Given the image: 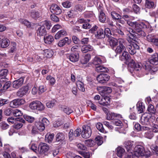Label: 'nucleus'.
Instances as JSON below:
<instances>
[{
	"mask_svg": "<svg viewBox=\"0 0 158 158\" xmlns=\"http://www.w3.org/2000/svg\"><path fill=\"white\" fill-rule=\"evenodd\" d=\"M124 144L127 152H133L134 144L133 142L131 141H127L125 142Z\"/></svg>",
	"mask_w": 158,
	"mask_h": 158,
	"instance_id": "nucleus-23",
	"label": "nucleus"
},
{
	"mask_svg": "<svg viewBox=\"0 0 158 158\" xmlns=\"http://www.w3.org/2000/svg\"><path fill=\"white\" fill-rule=\"evenodd\" d=\"M119 39H118L117 40L113 37L109 38L108 41L109 44L113 49L114 50L116 47L118 45V44L119 43Z\"/></svg>",
	"mask_w": 158,
	"mask_h": 158,
	"instance_id": "nucleus-17",
	"label": "nucleus"
},
{
	"mask_svg": "<svg viewBox=\"0 0 158 158\" xmlns=\"http://www.w3.org/2000/svg\"><path fill=\"white\" fill-rule=\"evenodd\" d=\"M63 122L61 120H59L55 121L53 124V126L55 127H57L63 124Z\"/></svg>",
	"mask_w": 158,
	"mask_h": 158,
	"instance_id": "nucleus-58",
	"label": "nucleus"
},
{
	"mask_svg": "<svg viewBox=\"0 0 158 158\" xmlns=\"http://www.w3.org/2000/svg\"><path fill=\"white\" fill-rule=\"evenodd\" d=\"M119 45H117L114 48L115 52L119 54L124 51H126V48L125 45V41L123 39H120Z\"/></svg>",
	"mask_w": 158,
	"mask_h": 158,
	"instance_id": "nucleus-4",
	"label": "nucleus"
},
{
	"mask_svg": "<svg viewBox=\"0 0 158 158\" xmlns=\"http://www.w3.org/2000/svg\"><path fill=\"white\" fill-rule=\"evenodd\" d=\"M24 79L21 77L19 79L14 81L13 82V88L18 89L23 84Z\"/></svg>",
	"mask_w": 158,
	"mask_h": 158,
	"instance_id": "nucleus-22",
	"label": "nucleus"
},
{
	"mask_svg": "<svg viewBox=\"0 0 158 158\" xmlns=\"http://www.w3.org/2000/svg\"><path fill=\"white\" fill-rule=\"evenodd\" d=\"M90 59V55L89 54H87L81 58L80 62L82 64H86L89 61Z\"/></svg>",
	"mask_w": 158,
	"mask_h": 158,
	"instance_id": "nucleus-26",
	"label": "nucleus"
},
{
	"mask_svg": "<svg viewBox=\"0 0 158 158\" xmlns=\"http://www.w3.org/2000/svg\"><path fill=\"white\" fill-rule=\"evenodd\" d=\"M106 118L107 120H110L115 118L117 119L121 118H122V115L120 114L109 112L106 114Z\"/></svg>",
	"mask_w": 158,
	"mask_h": 158,
	"instance_id": "nucleus-16",
	"label": "nucleus"
},
{
	"mask_svg": "<svg viewBox=\"0 0 158 158\" xmlns=\"http://www.w3.org/2000/svg\"><path fill=\"white\" fill-rule=\"evenodd\" d=\"M13 115L15 116H20L22 115L23 113L21 111L18 109L12 110Z\"/></svg>",
	"mask_w": 158,
	"mask_h": 158,
	"instance_id": "nucleus-49",
	"label": "nucleus"
},
{
	"mask_svg": "<svg viewBox=\"0 0 158 158\" xmlns=\"http://www.w3.org/2000/svg\"><path fill=\"white\" fill-rule=\"evenodd\" d=\"M104 34L107 36L109 38L112 37V35L115 36V35L114 34L113 32H111L110 29L108 28H106L105 29Z\"/></svg>",
	"mask_w": 158,
	"mask_h": 158,
	"instance_id": "nucleus-36",
	"label": "nucleus"
},
{
	"mask_svg": "<svg viewBox=\"0 0 158 158\" xmlns=\"http://www.w3.org/2000/svg\"><path fill=\"white\" fill-rule=\"evenodd\" d=\"M148 111L150 114H154L156 112V110L152 104H149L148 107Z\"/></svg>",
	"mask_w": 158,
	"mask_h": 158,
	"instance_id": "nucleus-39",
	"label": "nucleus"
},
{
	"mask_svg": "<svg viewBox=\"0 0 158 158\" xmlns=\"http://www.w3.org/2000/svg\"><path fill=\"white\" fill-rule=\"evenodd\" d=\"M63 111L67 114H69L73 112V110L70 107L64 106L62 108Z\"/></svg>",
	"mask_w": 158,
	"mask_h": 158,
	"instance_id": "nucleus-45",
	"label": "nucleus"
},
{
	"mask_svg": "<svg viewBox=\"0 0 158 158\" xmlns=\"http://www.w3.org/2000/svg\"><path fill=\"white\" fill-rule=\"evenodd\" d=\"M31 16L34 18H38L40 16V14L38 11L33 10L31 12Z\"/></svg>",
	"mask_w": 158,
	"mask_h": 158,
	"instance_id": "nucleus-51",
	"label": "nucleus"
},
{
	"mask_svg": "<svg viewBox=\"0 0 158 158\" xmlns=\"http://www.w3.org/2000/svg\"><path fill=\"white\" fill-rule=\"evenodd\" d=\"M96 127L97 129L100 132L104 133V129L103 128V125L100 123H98L96 125Z\"/></svg>",
	"mask_w": 158,
	"mask_h": 158,
	"instance_id": "nucleus-54",
	"label": "nucleus"
},
{
	"mask_svg": "<svg viewBox=\"0 0 158 158\" xmlns=\"http://www.w3.org/2000/svg\"><path fill=\"white\" fill-rule=\"evenodd\" d=\"M152 133L150 131H147L145 133L144 136L149 139H151L153 136Z\"/></svg>",
	"mask_w": 158,
	"mask_h": 158,
	"instance_id": "nucleus-60",
	"label": "nucleus"
},
{
	"mask_svg": "<svg viewBox=\"0 0 158 158\" xmlns=\"http://www.w3.org/2000/svg\"><path fill=\"white\" fill-rule=\"evenodd\" d=\"M48 122L46 118H44L41 121L36 122L35 125L38 130L42 131L45 129V126L47 125Z\"/></svg>",
	"mask_w": 158,
	"mask_h": 158,
	"instance_id": "nucleus-5",
	"label": "nucleus"
},
{
	"mask_svg": "<svg viewBox=\"0 0 158 158\" xmlns=\"http://www.w3.org/2000/svg\"><path fill=\"white\" fill-rule=\"evenodd\" d=\"M104 100L105 101V102H102V98L98 102V103L101 105L103 106H106L109 105L110 102V98L109 96H102Z\"/></svg>",
	"mask_w": 158,
	"mask_h": 158,
	"instance_id": "nucleus-25",
	"label": "nucleus"
},
{
	"mask_svg": "<svg viewBox=\"0 0 158 158\" xmlns=\"http://www.w3.org/2000/svg\"><path fill=\"white\" fill-rule=\"evenodd\" d=\"M96 38L98 39H102L105 37V34L102 28L98 29L97 31V34L95 35Z\"/></svg>",
	"mask_w": 158,
	"mask_h": 158,
	"instance_id": "nucleus-32",
	"label": "nucleus"
},
{
	"mask_svg": "<svg viewBox=\"0 0 158 158\" xmlns=\"http://www.w3.org/2000/svg\"><path fill=\"white\" fill-rule=\"evenodd\" d=\"M79 58V56L78 54H72L70 55L69 56V60L73 62L77 61Z\"/></svg>",
	"mask_w": 158,
	"mask_h": 158,
	"instance_id": "nucleus-29",
	"label": "nucleus"
},
{
	"mask_svg": "<svg viewBox=\"0 0 158 158\" xmlns=\"http://www.w3.org/2000/svg\"><path fill=\"white\" fill-rule=\"evenodd\" d=\"M99 20L101 23H105L106 20V16L103 12L99 13Z\"/></svg>",
	"mask_w": 158,
	"mask_h": 158,
	"instance_id": "nucleus-35",
	"label": "nucleus"
},
{
	"mask_svg": "<svg viewBox=\"0 0 158 158\" xmlns=\"http://www.w3.org/2000/svg\"><path fill=\"white\" fill-rule=\"evenodd\" d=\"M71 43V39H69L68 37H65L62 40H60L58 43V44L59 47H62L66 44L69 45Z\"/></svg>",
	"mask_w": 158,
	"mask_h": 158,
	"instance_id": "nucleus-21",
	"label": "nucleus"
},
{
	"mask_svg": "<svg viewBox=\"0 0 158 158\" xmlns=\"http://www.w3.org/2000/svg\"><path fill=\"white\" fill-rule=\"evenodd\" d=\"M110 79V77L106 74L100 73L97 77V80L100 83H106Z\"/></svg>",
	"mask_w": 158,
	"mask_h": 158,
	"instance_id": "nucleus-9",
	"label": "nucleus"
},
{
	"mask_svg": "<svg viewBox=\"0 0 158 158\" xmlns=\"http://www.w3.org/2000/svg\"><path fill=\"white\" fill-rule=\"evenodd\" d=\"M92 131L91 127L88 125H84L82 127V131L81 135L83 138L87 139L91 135Z\"/></svg>",
	"mask_w": 158,
	"mask_h": 158,
	"instance_id": "nucleus-6",
	"label": "nucleus"
},
{
	"mask_svg": "<svg viewBox=\"0 0 158 158\" xmlns=\"http://www.w3.org/2000/svg\"><path fill=\"white\" fill-rule=\"evenodd\" d=\"M93 64L95 65H98L102 63L101 59L98 57H95L93 60Z\"/></svg>",
	"mask_w": 158,
	"mask_h": 158,
	"instance_id": "nucleus-57",
	"label": "nucleus"
},
{
	"mask_svg": "<svg viewBox=\"0 0 158 158\" xmlns=\"http://www.w3.org/2000/svg\"><path fill=\"white\" fill-rule=\"evenodd\" d=\"M0 126L2 129L5 130L7 129L9 125L4 122H2L0 123Z\"/></svg>",
	"mask_w": 158,
	"mask_h": 158,
	"instance_id": "nucleus-64",
	"label": "nucleus"
},
{
	"mask_svg": "<svg viewBox=\"0 0 158 158\" xmlns=\"http://www.w3.org/2000/svg\"><path fill=\"white\" fill-rule=\"evenodd\" d=\"M96 71L98 72H107L108 71V69L102 65L97 66L95 68Z\"/></svg>",
	"mask_w": 158,
	"mask_h": 158,
	"instance_id": "nucleus-33",
	"label": "nucleus"
},
{
	"mask_svg": "<svg viewBox=\"0 0 158 158\" xmlns=\"http://www.w3.org/2000/svg\"><path fill=\"white\" fill-rule=\"evenodd\" d=\"M29 91V87L25 86L20 88L17 93V95L19 97H22L28 93Z\"/></svg>",
	"mask_w": 158,
	"mask_h": 158,
	"instance_id": "nucleus-14",
	"label": "nucleus"
},
{
	"mask_svg": "<svg viewBox=\"0 0 158 158\" xmlns=\"http://www.w3.org/2000/svg\"><path fill=\"white\" fill-rule=\"evenodd\" d=\"M85 18H92L94 17V14L92 11H86L83 14Z\"/></svg>",
	"mask_w": 158,
	"mask_h": 158,
	"instance_id": "nucleus-48",
	"label": "nucleus"
},
{
	"mask_svg": "<svg viewBox=\"0 0 158 158\" xmlns=\"http://www.w3.org/2000/svg\"><path fill=\"white\" fill-rule=\"evenodd\" d=\"M46 79L48 81L49 83L51 85H53L56 82L55 78L50 75L46 77Z\"/></svg>",
	"mask_w": 158,
	"mask_h": 158,
	"instance_id": "nucleus-40",
	"label": "nucleus"
},
{
	"mask_svg": "<svg viewBox=\"0 0 158 158\" xmlns=\"http://www.w3.org/2000/svg\"><path fill=\"white\" fill-rule=\"evenodd\" d=\"M49 149V146L44 143H40L38 147V150L40 153L44 154L47 152Z\"/></svg>",
	"mask_w": 158,
	"mask_h": 158,
	"instance_id": "nucleus-15",
	"label": "nucleus"
},
{
	"mask_svg": "<svg viewBox=\"0 0 158 158\" xmlns=\"http://www.w3.org/2000/svg\"><path fill=\"white\" fill-rule=\"evenodd\" d=\"M68 35V33L65 30L62 29L58 31L55 35V38L56 39H59L61 37L66 36Z\"/></svg>",
	"mask_w": 158,
	"mask_h": 158,
	"instance_id": "nucleus-24",
	"label": "nucleus"
},
{
	"mask_svg": "<svg viewBox=\"0 0 158 158\" xmlns=\"http://www.w3.org/2000/svg\"><path fill=\"white\" fill-rule=\"evenodd\" d=\"M44 41L45 43L50 44L54 40L53 37L51 35H49L44 37Z\"/></svg>",
	"mask_w": 158,
	"mask_h": 158,
	"instance_id": "nucleus-31",
	"label": "nucleus"
},
{
	"mask_svg": "<svg viewBox=\"0 0 158 158\" xmlns=\"http://www.w3.org/2000/svg\"><path fill=\"white\" fill-rule=\"evenodd\" d=\"M117 155L119 157H122L125 151L123 148L121 147H118L117 148Z\"/></svg>",
	"mask_w": 158,
	"mask_h": 158,
	"instance_id": "nucleus-38",
	"label": "nucleus"
},
{
	"mask_svg": "<svg viewBox=\"0 0 158 158\" xmlns=\"http://www.w3.org/2000/svg\"><path fill=\"white\" fill-rule=\"evenodd\" d=\"M94 142L93 140L90 139L86 140L85 143L88 146L92 147L94 146Z\"/></svg>",
	"mask_w": 158,
	"mask_h": 158,
	"instance_id": "nucleus-62",
	"label": "nucleus"
},
{
	"mask_svg": "<svg viewBox=\"0 0 158 158\" xmlns=\"http://www.w3.org/2000/svg\"><path fill=\"white\" fill-rule=\"evenodd\" d=\"M94 50V48L91 45L89 44L82 46L81 51L83 53H86Z\"/></svg>",
	"mask_w": 158,
	"mask_h": 158,
	"instance_id": "nucleus-27",
	"label": "nucleus"
},
{
	"mask_svg": "<svg viewBox=\"0 0 158 158\" xmlns=\"http://www.w3.org/2000/svg\"><path fill=\"white\" fill-rule=\"evenodd\" d=\"M24 100L19 98L16 99L11 101L10 103V107L13 108L18 107L20 106L23 104L25 102Z\"/></svg>",
	"mask_w": 158,
	"mask_h": 158,
	"instance_id": "nucleus-10",
	"label": "nucleus"
},
{
	"mask_svg": "<svg viewBox=\"0 0 158 158\" xmlns=\"http://www.w3.org/2000/svg\"><path fill=\"white\" fill-rule=\"evenodd\" d=\"M16 49V44L15 42H12L10 46V52L11 53H13L15 51Z\"/></svg>",
	"mask_w": 158,
	"mask_h": 158,
	"instance_id": "nucleus-52",
	"label": "nucleus"
},
{
	"mask_svg": "<svg viewBox=\"0 0 158 158\" xmlns=\"http://www.w3.org/2000/svg\"><path fill=\"white\" fill-rule=\"evenodd\" d=\"M20 120L21 121H22L23 123L25 122V121L23 118H14L12 117H9L7 119V121L10 124H13L15 123L16 122Z\"/></svg>",
	"mask_w": 158,
	"mask_h": 158,
	"instance_id": "nucleus-28",
	"label": "nucleus"
},
{
	"mask_svg": "<svg viewBox=\"0 0 158 158\" xmlns=\"http://www.w3.org/2000/svg\"><path fill=\"white\" fill-rule=\"evenodd\" d=\"M1 45L2 48H5L8 47L10 44L9 40L7 39H3L1 40Z\"/></svg>",
	"mask_w": 158,
	"mask_h": 158,
	"instance_id": "nucleus-34",
	"label": "nucleus"
},
{
	"mask_svg": "<svg viewBox=\"0 0 158 158\" xmlns=\"http://www.w3.org/2000/svg\"><path fill=\"white\" fill-rule=\"evenodd\" d=\"M53 51L50 49H47L44 51V56L47 58L51 57L53 55Z\"/></svg>",
	"mask_w": 158,
	"mask_h": 158,
	"instance_id": "nucleus-30",
	"label": "nucleus"
},
{
	"mask_svg": "<svg viewBox=\"0 0 158 158\" xmlns=\"http://www.w3.org/2000/svg\"><path fill=\"white\" fill-rule=\"evenodd\" d=\"M144 6L148 9H154L156 6V0H146Z\"/></svg>",
	"mask_w": 158,
	"mask_h": 158,
	"instance_id": "nucleus-18",
	"label": "nucleus"
},
{
	"mask_svg": "<svg viewBox=\"0 0 158 158\" xmlns=\"http://www.w3.org/2000/svg\"><path fill=\"white\" fill-rule=\"evenodd\" d=\"M22 123H23L22 121H21L20 120H19V121H17L15 123L13 127L17 129L20 128L23 126Z\"/></svg>",
	"mask_w": 158,
	"mask_h": 158,
	"instance_id": "nucleus-50",
	"label": "nucleus"
},
{
	"mask_svg": "<svg viewBox=\"0 0 158 158\" xmlns=\"http://www.w3.org/2000/svg\"><path fill=\"white\" fill-rule=\"evenodd\" d=\"M56 102V100L53 99L48 102L46 103V105L48 108H52L55 106Z\"/></svg>",
	"mask_w": 158,
	"mask_h": 158,
	"instance_id": "nucleus-44",
	"label": "nucleus"
},
{
	"mask_svg": "<svg viewBox=\"0 0 158 158\" xmlns=\"http://www.w3.org/2000/svg\"><path fill=\"white\" fill-rule=\"evenodd\" d=\"M64 138V136L63 133H58L56 135V140L58 142H61L63 140Z\"/></svg>",
	"mask_w": 158,
	"mask_h": 158,
	"instance_id": "nucleus-42",
	"label": "nucleus"
},
{
	"mask_svg": "<svg viewBox=\"0 0 158 158\" xmlns=\"http://www.w3.org/2000/svg\"><path fill=\"white\" fill-rule=\"evenodd\" d=\"M62 28V27L61 25L59 24H57L55 25L53 27L52 31V32H56L57 30Z\"/></svg>",
	"mask_w": 158,
	"mask_h": 158,
	"instance_id": "nucleus-63",
	"label": "nucleus"
},
{
	"mask_svg": "<svg viewBox=\"0 0 158 158\" xmlns=\"http://www.w3.org/2000/svg\"><path fill=\"white\" fill-rule=\"evenodd\" d=\"M102 138L100 136H98L95 139V143L98 145H101L103 143Z\"/></svg>",
	"mask_w": 158,
	"mask_h": 158,
	"instance_id": "nucleus-47",
	"label": "nucleus"
},
{
	"mask_svg": "<svg viewBox=\"0 0 158 158\" xmlns=\"http://www.w3.org/2000/svg\"><path fill=\"white\" fill-rule=\"evenodd\" d=\"M111 15L112 18L114 19L118 20L121 18V15L115 11L112 12Z\"/></svg>",
	"mask_w": 158,
	"mask_h": 158,
	"instance_id": "nucleus-46",
	"label": "nucleus"
},
{
	"mask_svg": "<svg viewBox=\"0 0 158 158\" xmlns=\"http://www.w3.org/2000/svg\"><path fill=\"white\" fill-rule=\"evenodd\" d=\"M149 62L152 64L156 65L158 64V54L155 53L149 58Z\"/></svg>",
	"mask_w": 158,
	"mask_h": 158,
	"instance_id": "nucleus-20",
	"label": "nucleus"
},
{
	"mask_svg": "<svg viewBox=\"0 0 158 158\" xmlns=\"http://www.w3.org/2000/svg\"><path fill=\"white\" fill-rule=\"evenodd\" d=\"M76 85L78 89L82 92L85 91L84 83L80 81H77Z\"/></svg>",
	"mask_w": 158,
	"mask_h": 158,
	"instance_id": "nucleus-37",
	"label": "nucleus"
},
{
	"mask_svg": "<svg viewBox=\"0 0 158 158\" xmlns=\"http://www.w3.org/2000/svg\"><path fill=\"white\" fill-rule=\"evenodd\" d=\"M46 33L47 31L44 25H41V24L38 25L36 28V34L37 36H43Z\"/></svg>",
	"mask_w": 158,
	"mask_h": 158,
	"instance_id": "nucleus-12",
	"label": "nucleus"
},
{
	"mask_svg": "<svg viewBox=\"0 0 158 158\" xmlns=\"http://www.w3.org/2000/svg\"><path fill=\"white\" fill-rule=\"evenodd\" d=\"M120 60L123 61L126 64H128L129 70L132 73H134L137 76L141 77L143 74L141 72V64L138 63H135L134 60L131 59L128 52L124 51L119 56Z\"/></svg>",
	"mask_w": 158,
	"mask_h": 158,
	"instance_id": "nucleus-1",
	"label": "nucleus"
},
{
	"mask_svg": "<svg viewBox=\"0 0 158 158\" xmlns=\"http://www.w3.org/2000/svg\"><path fill=\"white\" fill-rule=\"evenodd\" d=\"M54 136V135L53 134H46L45 137L46 141L48 143H51L53 139Z\"/></svg>",
	"mask_w": 158,
	"mask_h": 158,
	"instance_id": "nucleus-43",
	"label": "nucleus"
},
{
	"mask_svg": "<svg viewBox=\"0 0 158 158\" xmlns=\"http://www.w3.org/2000/svg\"><path fill=\"white\" fill-rule=\"evenodd\" d=\"M144 152L143 148L140 145L136 146L134 148V154L137 157L143 156L144 155Z\"/></svg>",
	"mask_w": 158,
	"mask_h": 158,
	"instance_id": "nucleus-11",
	"label": "nucleus"
},
{
	"mask_svg": "<svg viewBox=\"0 0 158 158\" xmlns=\"http://www.w3.org/2000/svg\"><path fill=\"white\" fill-rule=\"evenodd\" d=\"M151 149L153 151L155 155L158 156V146L155 145H152L151 147Z\"/></svg>",
	"mask_w": 158,
	"mask_h": 158,
	"instance_id": "nucleus-55",
	"label": "nucleus"
},
{
	"mask_svg": "<svg viewBox=\"0 0 158 158\" xmlns=\"http://www.w3.org/2000/svg\"><path fill=\"white\" fill-rule=\"evenodd\" d=\"M144 109V106H142V103L140 102L137 104V109L138 113H142Z\"/></svg>",
	"mask_w": 158,
	"mask_h": 158,
	"instance_id": "nucleus-41",
	"label": "nucleus"
},
{
	"mask_svg": "<svg viewBox=\"0 0 158 158\" xmlns=\"http://www.w3.org/2000/svg\"><path fill=\"white\" fill-rule=\"evenodd\" d=\"M24 117L26 121L30 123H32L34 120V118L31 116L24 115Z\"/></svg>",
	"mask_w": 158,
	"mask_h": 158,
	"instance_id": "nucleus-59",
	"label": "nucleus"
},
{
	"mask_svg": "<svg viewBox=\"0 0 158 158\" xmlns=\"http://www.w3.org/2000/svg\"><path fill=\"white\" fill-rule=\"evenodd\" d=\"M50 10L52 13L57 15H60L62 12V10L60 7L58 5L54 4L51 5Z\"/></svg>",
	"mask_w": 158,
	"mask_h": 158,
	"instance_id": "nucleus-13",
	"label": "nucleus"
},
{
	"mask_svg": "<svg viewBox=\"0 0 158 158\" xmlns=\"http://www.w3.org/2000/svg\"><path fill=\"white\" fill-rule=\"evenodd\" d=\"M35 60V61H41L44 58V57L43 56L42 54H39V55H35L34 56Z\"/></svg>",
	"mask_w": 158,
	"mask_h": 158,
	"instance_id": "nucleus-53",
	"label": "nucleus"
},
{
	"mask_svg": "<svg viewBox=\"0 0 158 158\" xmlns=\"http://www.w3.org/2000/svg\"><path fill=\"white\" fill-rule=\"evenodd\" d=\"M153 119L154 117L152 116L149 118V116H142L141 118V123L143 125L148 126L150 124V121H152L151 118Z\"/></svg>",
	"mask_w": 158,
	"mask_h": 158,
	"instance_id": "nucleus-19",
	"label": "nucleus"
},
{
	"mask_svg": "<svg viewBox=\"0 0 158 158\" xmlns=\"http://www.w3.org/2000/svg\"><path fill=\"white\" fill-rule=\"evenodd\" d=\"M129 44L126 46L127 48L131 55H134L136 52V50L139 49V46L134 43Z\"/></svg>",
	"mask_w": 158,
	"mask_h": 158,
	"instance_id": "nucleus-8",
	"label": "nucleus"
},
{
	"mask_svg": "<svg viewBox=\"0 0 158 158\" xmlns=\"http://www.w3.org/2000/svg\"><path fill=\"white\" fill-rule=\"evenodd\" d=\"M127 24L133 28V29H132L130 27H127L125 31L126 34L130 39H134L135 36H136L135 34L139 36H145L146 35V33L143 30V28L144 27L143 23H140L136 21H127Z\"/></svg>",
	"mask_w": 158,
	"mask_h": 158,
	"instance_id": "nucleus-2",
	"label": "nucleus"
},
{
	"mask_svg": "<svg viewBox=\"0 0 158 158\" xmlns=\"http://www.w3.org/2000/svg\"><path fill=\"white\" fill-rule=\"evenodd\" d=\"M59 149L58 148H55L52 149L50 152V154L53 157L56 156L58 154Z\"/></svg>",
	"mask_w": 158,
	"mask_h": 158,
	"instance_id": "nucleus-56",
	"label": "nucleus"
},
{
	"mask_svg": "<svg viewBox=\"0 0 158 158\" xmlns=\"http://www.w3.org/2000/svg\"><path fill=\"white\" fill-rule=\"evenodd\" d=\"M4 148L5 151L8 152H10L13 150V148L8 144L4 145Z\"/></svg>",
	"mask_w": 158,
	"mask_h": 158,
	"instance_id": "nucleus-61",
	"label": "nucleus"
},
{
	"mask_svg": "<svg viewBox=\"0 0 158 158\" xmlns=\"http://www.w3.org/2000/svg\"><path fill=\"white\" fill-rule=\"evenodd\" d=\"M29 107L33 110H36L40 111H43L45 108L44 105L38 101H35L32 102L29 104Z\"/></svg>",
	"mask_w": 158,
	"mask_h": 158,
	"instance_id": "nucleus-3",
	"label": "nucleus"
},
{
	"mask_svg": "<svg viewBox=\"0 0 158 158\" xmlns=\"http://www.w3.org/2000/svg\"><path fill=\"white\" fill-rule=\"evenodd\" d=\"M97 89L101 96H106L112 92V89L110 87L99 86L97 87Z\"/></svg>",
	"mask_w": 158,
	"mask_h": 158,
	"instance_id": "nucleus-7",
	"label": "nucleus"
}]
</instances>
